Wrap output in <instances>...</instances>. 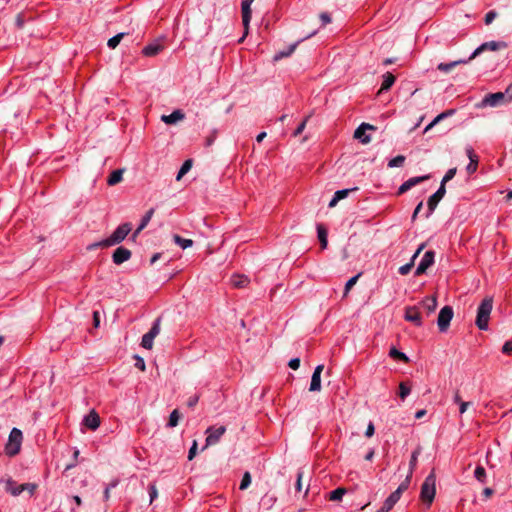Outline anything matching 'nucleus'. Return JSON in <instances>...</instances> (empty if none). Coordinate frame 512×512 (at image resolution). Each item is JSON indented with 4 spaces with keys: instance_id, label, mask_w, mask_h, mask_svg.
Instances as JSON below:
<instances>
[{
    "instance_id": "nucleus-14",
    "label": "nucleus",
    "mask_w": 512,
    "mask_h": 512,
    "mask_svg": "<svg viewBox=\"0 0 512 512\" xmlns=\"http://www.w3.org/2000/svg\"><path fill=\"white\" fill-rule=\"evenodd\" d=\"M367 130H375V127L368 123L360 124L354 132V137L361 143L368 144L371 141V137L370 135L366 134Z\"/></svg>"
},
{
    "instance_id": "nucleus-41",
    "label": "nucleus",
    "mask_w": 512,
    "mask_h": 512,
    "mask_svg": "<svg viewBox=\"0 0 512 512\" xmlns=\"http://www.w3.org/2000/svg\"><path fill=\"white\" fill-rule=\"evenodd\" d=\"M411 392L410 386H408L405 382H401L399 385V396L402 400H404Z\"/></svg>"
},
{
    "instance_id": "nucleus-25",
    "label": "nucleus",
    "mask_w": 512,
    "mask_h": 512,
    "mask_svg": "<svg viewBox=\"0 0 512 512\" xmlns=\"http://www.w3.org/2000/svg\"><path fill=\"white\" fill-rule=\"evenodd\" d=\"M395 80H396L395 76L392 73L386 72L383 75V81H382L379 93L389 90L392 87V85L395 83Z\"/></svg>"
},
{
    "instance_id": "nucleus-63",
    "label": "nucleus",
    "mask_w": 512,
    "mask_h": 512,
    "mask_svg": "<svg viewBox=\"0 0 512 512\" xmlns=\"http://www.w3.org/2000/svg\"><path fill=\"white\" fill-rule=\"evenodd\" d=\"M471 405V402H460V405H459V412L460 414H464L467 410V408Z\"/></svg>"
},
{
    "instance_id": "nucleus-2",
    "label": "nucleus",
    "mask_w": 512,
    "mask_h": 512,
    "mask_svg": "<svg viewBox=\"0 0 512 512\" xmlns=\"http://www.w3.org/2000/svg\"><path fill=\"white\" fill-rule=\"evenodd\" d=\"M23 439L22 431L18 428H13L9 434L8 442L5 446V453L8 456H15L19 453Z\"/></svg>"
},
{
    "instance_id": "nucleus-56",
    "label": "nucleus",
    "mask_w": 512,
    "mask_h": 512,
    "mask_svg": "<svg viewBox=\"0 0 512 512\" xmlns=\"http://www.w3.org/2000/svg\"><path fill=\"white\" fill-rule=\"evenodd\" d=\"M502 93L505 94L504 96H505L506 100L508 101V103H510L512 101V82L508 85L506 90Z\"/></svg>"
},
{
    "instance_id": "nucleus-15",
    "label": "nucleus",
    "mask_w": 512,
    "mask_h": 512,
    "mask_svg": "<svg viewBox=\"0 0 512 512\" xmlns=\"http://www.w3.org/2000/svg\"><path fill=\"white\" fill-rule=\"evenodd\" d=\"M323 369H324L323 364L317 365L315 367L314 372L311 377V382H310V387H309L310 392H318L321 390V373H322Z\"/></svg>"
},
{
    "instance_id": "nucleus-51",
    "label": "nucleus",
    "mask_w": 512,
    "mask_h": 512,
    "mask_svg": "<svg viewBox=\"0 0 512 512\" xmlns=\"http://www.w3.org/2000/svg\"><path fill=\"white\" fill-rule=\"evenodd\" d=\"M150 503H152L158 497V491L155 484H150L148 487Z\"/></svg>"
},
{
    "instance_id": "nucleus-64",
    "label": "nucleus",
    "mask_w": 512,
    "mask_h": 512,
    "mask_svg": "<svg viewBox=\"0 0 512 512\" xmlns=\"http://www.w3.org/2000/svg\"><path fill=\"white\" fill-rule=\"evenodd\" d=\"M320 19H321L323 25H326L331 22V17L328 13H322L320 15Z\"/></svg>"
},
{
    "instance_id": "nucleus-34",
    "label": "nucleus",
    "mask_w": 512,
    "mask_h": 512,
    "mask_svg": "<svg viewBox=\"0 0 512 512\" xmlns=\"http://www.w3.org/2000/svg\"><path fill=\"white\" fill-rule=\"evenodd\" d=\"M412 475H407L406 479L398 486V488L393 492L397 495L398 498H401V495L404 491H406L409 487L410 480Z\"/></svg>"
},
{
    "instance_id": "nucleus-19",
    "label": "nucleus",
    "mask_w": 512,
    "mask_h": 512,
    "mask_svg": "<svg viewBox=\"0 0 512 512\" xmlns=\"http://www.w3.org/2000/svg\"><path fill=\"white\" fill-rule=\"evenodd\" d=\"M83 424L90 430L94 431L100 425V417L94 410H92L89 414L84 416Z\"/></svg>"
},
{
    "instance_id": "nucleus-60",
    "label": "nucleus",
    "mask_w": 512,
    "mask_h": 512,
    "mask_svg": "<svg viewBox=\"0 0 512 512\" xmlns=\"http://www.w3.org/2000/svg\"><path fill=\"white\" fill-rule=\"evenodd\" d=\"M400 498L397 497L396 494H394L393 492L386 498V502L390 503L392 506H394L398 501H399Z\"/></svg>"
},
{
    "instance_id": "nucleus-61",
    "label": "nucleus",
    "mask_w": 512,
    "mask_h": 512,
    "mask_svg": "<svg viewBox=\"0 0 512 512\" xmlns=\"http://www.w3.org/2000/svg\"><path fill=\"white\" fill-rule=\"evenodd\" d=\"M100 247H108V246L106 244H103V240H101L99 242H95V243L89 244L87 246V250H94V249H97V248H100Z\"/></svg>"
},
{
    "instance_id": "nucleus-10",
    "label": "nucleus",
    "mask_w": 512,
    "mask_h": 512,
    "mask_svg": "<svg viewBox=\"0 0 512 512\" xmlns=\"http://www.w3.org/2000/svg\"><path fill=\"white\" fill-rule=\"evenodd\" d=\"M445 193H446L445 186L440 185L438 190L428 198V201H427L428 211L426 213V218H428L432 215V213L436 209L438 203L445 196Z\"/></svg>"
},
{
    "instance_id": "nucleus-38",
    "label": "nucleus",
    "mask_w": 512,
    "mask_h": 512,
    "mask_svg": "<svg viewBox=\"0 0 512 512\" xmlns=\"http://www.w3.org/2000/svg\"><path fill=\"white\" fill-rule=\"evenodd\" d=\"M180 419V414L177 409L173 410L169 416V420L167 423L168 427H176L178 425Z\"/></svg>"
},
{
    "instance_id": "nucleus-32",
    "label": "nucleus",
    "mask_w": 512,
    "mask_h": 512,
    "mask_svg": "<svg viewBox=\"0 0 512 512\" xmlns=\"http://www.w3.org/2000/svg\"><path fill=\"white\" fill-rule=\"evenodd\" d=\"M174 242L180 246L182 249L189 248L193 245V241L191 239L183 238L179 235L173 236Z\"/></svg>"
},
{
    "instance_id": "nucleus-42",
    "label": "nucleus",
    "mask_w": 512,
    "mask_h": 512,
    "mask_svg": "<svg viewBox=\"0 0 512 512\" xmlns=\"http://www.w3.org/2000/svg\"><path fill=\"white\" fill-rule=\"evenodd\" d=\"M357 189H358L357 187H354V188H352V189H342V190H338V191H336V192H335L334 197H335L338 201H340V200H342V199L346 198V197L349 195V193H350V192H352V191H356Z\"/></svg>"
},
{
    "instance_id": "nucleus-3",
    "label": "nucleus",
    "mask_w": 512,
    "mask_h": 512,
    "mask_svg": "<svg viewBox=\"0 0 512 512\" xmlns=\"http://www.w3.org/2000/svg\"><path fill=\"white\" fill-rule=\"evenodd\" d=\"M131 225L129 223H123L119 225L115 231L106 239H103V244L107 246H114L121 243L130 233Z\"/></svg>"
},
{
    "instance_id": "nucleus-31",
    "label": "nucleus",
    "mask_w": 512,
    "mask_h": 512,
    "mask_svg": "<svg viewBox=\"0 0 512 512\" xmlns=\"http://www.w3.org/2000/svg\"><path fill=\"white\" fill-rule=\"evenodd\" d=\"M389 356L396 360L405 362V363H407L409 361V358L407 357V355L405 353L397 350L395 347H392L390 349Z\"/></svg>"
},
{
    "instance_id": "nucleus-22",
    "label": "nucleus",
    "mask_w": 512,
    "mask_h": 512,
    "mask_svg": "<svg viewBox=\"0 0 512 512\" xmlns=\"http://www.w3.org/2000/svg\"><path fill=\"white\" fill-rule=\"evenodd\" d=\"M469 61L470 60L468 58L466 60H456V61H452V62H449V63H439L437 65V69L439 71L443 72V73H449L453 68H455L459 64H466Z\"/></svg>"
},
{
    "instance_id": "nucleus-40",
    "label": "nucleus",
    "mask_w": 512,
    "mask_h": 512,
    "mask_svg": "<svg viewBox=\"0 0 512 512\" xmlns=\"http://www.w3.org/2000/svg\"><path fill=\"white\" fill-rule=\"evenodd\" d=\"M154 214V209L151 208L149 209L146 214L142 217L141 219V222H140V229H144L150 222L152 216Z\"/></svg>"
},
{
    "instance_id": "nucleus-45",
    "label": "nucleus",
    "mask_w": 512,
    "mask_h": 512,
    "mask_svg": "<svg viewBox=\"0 0 512 512\" xmlns=\"http://www.w3.org/2000/svg\"><path fill=\"white\" fill-rule=\"evenodd\" d=\"M250 484H251L250 473L249 472H245L243 477H242V480L240 482L239 489L240 490H245V489H247L249 487Z\"/></svg>"
},
{
    "instance_id": "nucleus-16",
    "label": "nucleus",
    "mask_w": 512,
    "mask_h": 512,
    "mask_svg": "<svg viewBox=\"0 0 512 512\" xmlns=\"http://www.w3.org/2000/svg\"><path fill=\"white\" fill-rule=\"evenodd\" d=\"M131 251L123 246L115 249L112 255V260L116 265H120L131 258Z\"/></svg>"
},
{
    "instance_id": "nucleus-7",
    "label": "nucleus",
    "mask_w": 512,
    "mask_h": 512,
    "mask_svg": "<svg viewBox=\"0 0 512 512\" xmlns=\"http://www.w3.org/2000/svg\"><path fill=\"white\" fill-rule=\"evenodd\" d=\"M506 47H507V43L504 41L485 42L474 50V52L470 55L469 60L474 59L479 54H481L483 51H486V50L497 51L500 49H505Z\"/></svg>"
},
{
    "instance_id": "nucleus-26",
    "label": "nucleus",
    "mask_w": 512,
    "mask_h": 512,
    "mask_svg": "<svg viewBox=\"0 0 512 512\" xmlns=\"http://www.w3.org/2000/svg\"><path fill=\"white\" fill-rule=\"evenodd\" d=\"M123 172H124L123 169H116V170L112 171L107 179V184L110 186H114V185L118 184L119 182H121Z\"/></svg>"
},
{
    "instance_id": "nucleus-43",
    "label": "nucleus",
    "mask_w": 512,
    "mask_h": 512,
    "mask_svg": "<svg viewBox=\"0 0 512 512\" xmlns=\"http://www.w3.org/2000/svg\"><path fill=\"white\" fill-rule=\"evenodd\" d=\"M360 274H357L353 277H351L345 284V287H344V296H347L350 289L356 284L358 278H359Z\"/></svg>"
},
{
    "instance_id": "nucleus-30",
    "label": "nucleus",
    "mask_w": 512,
    "mask_h": 512,
    "mask_svg": "<svg viewBox=\"0 0 512 512\" xmlns=\"http://www.w3.org/2000/svg\"><path fill=\"white\" fill-rule=\"evenodd\" d=\"M421 453V447H417L411 454L410 462H409V475H412L414 469L416 468L418 456Z\"/></svg>"
},
{
    "instance_id": "nucleus-57",
    "label": "nucleus",
    "mask_w": 512,
    "mask_h": 512,
    "mask_svg": "<svg viewBox=\"0 0 512 512\" xmlns=\"http://www.w3.org/2000/svg\"><path fill=\"white\" fill-rule=\"evenodd\" d=\"M198 401H199V395L195 394V395L189 397V399L187 401V405H188V407L193 408L194 406H196Z\"/></svg>"
},
{
    "instance_id": "nucleus-59",
    "label": "nucleus",
    "mask_w": 512,
    "mask_h": 512,
    "mask_svg": "<svg viewBox=\"0 0 512 512\" xmlns=\"http://www.w3.org/2000/svg\"><path fill=\"white\" fill-rule=\"evenodd\" d=\"M288 366L293 369V370H297L300 366V359L299 358H292L289 363H288Z\"/></svg>"
},
{
    "instance_id": "nucleus-27",
    "label": "nucleus",
    "mask_w": 512,
    "mask_h": 512,
    "mask_svg": "<svg viewBox=\"0 0 512 512\" xmlns=\"http://www.w3.org/2000/svg\"><path fill=\"white\" fill-rule=\"evenodd\" d=\"M297 45H298V42H296V43H294V44L290 45V46H289L288 48H286L285 50H281V51H279L278 53H276V54H275V56H274V60H276V61H277V60H280V59H282V58H285V57L290 56V55L294 52V50L296 49Z\"/></svg>"
},
{
    "instance_id": "nucleus-47",
    "label": "nucleus",
    "mask_w": 512,
    "mask_h": 512,
    "mask_svg": "<svg viewBox=\"0 0 512 512\" xmlns=\"http://www.w3.org/2000/svg\"><path fill=\"white\" fill-rule=\"evenodd\" d=\"M457 172V169L456 168H450L446 174L444 175V177L442 178V181H441V184L440 185H443L445 186V184L450 181L451 179L454 178L455 174Z\"/></svg>"
},
{
    "instance_id": "nucleus-5",
    "label": "nucleus",
    "mask_w": 512,
    "mask_h": 512,
    "mask_svg": "<svg viewBox=\"0 0 512 512\" xmlns=\"http://www.w3.org/2000/svg\"><path fill=\"white\" fill-rule=\"evenodd\" d=\"M161 318H157L150 330L142 336L141 346L144 349L150 350L153 348L154 339L160 333Z\"/></svg>"
},
{
    "instance_id": "nucleus-13",
    "label": "nucleus",
    "mask_w": 512,
    "mask_h": 512,
    "mask_svg": "<svg viewBox=\"0 0 512 512\" xmlns=\"http://www.w3.org/2000/svg\"><path fill=\"white\" fill-rule=\"evenodd\" d=\"M430 178V175H423V176H417V177H412V178H409L408 180H406L405 182H403L400 187L398 188V195H401L405 192H407L408 190H410L412 187L428 180Z\"/></svg>"
},
{
    "instance_id": "nucleus-28",
    "label": "nucleus",
    "mask_w": 512,
    "mask_h": 512,
    "mask_svg": "<svg viewBox=\"0 0 512 512\" xmlns=\"http://www.w3.org/2000/svg\"><path fill=\"white\" fill-rule=\"evenodd\" d=\"M317 234L318 239L321 244V248L325 249L327 247V230L322 225H317Z\"/></svg>"
},
{
    "instance_id": "nucleus-11",
    "label": "nucleus",
    "mask_w": 512,
    "mask_h": 512,
    "mask_svg": "<svg viewBox=\"0 0 512 512\" xmlns=\"http://www.w3.org/2000/svg\"><path fill=\"white\" fill-rule=\"evenodd\" d=\"M226 431L225 426H219V427H209L206 430V446L215 445L220 438L224 435Z\"/></svg>"
},
{
    "instance_id": "nucleus-6",
    "label": "nucleus",
    "mask_w": 512,
    "mask_h": 512,
    "mask_svg": "<svg viewBox=\"0 0 512 512\" xmlns=\"http://www.w3.org/2000/svg\"><path fill=\"white\" fill-rule=\"evenodd\" d=\"M453 314V308L448 305L444 306L440 310L437 318V325L441 332H445L448 329L450 322L453 318Z\"/></svg>"
},
{
    "instance_id": "nucleus-8",
    "label": "nucleus",
    "mask_w": 512,
    "mask_h": 512,
    "mask_svg": "<svg viewBox=\"0 0 512 512\" xmlns=\"http://www.w3.org/2000/svg\"><path fill=\"white\" fill-rule=\"evenodd\" d=\"M505 94L502 92H496V93H490L487 94L481 102L482 107H497L503 104H507L508 101L506 100Z\"/></svg>"
},
{
    "instance_id": "nucleus-39",
    "label": "nucleus",
    "mask_w": 512,
    "mask_h": 512,
    "mask_svg": "<svg viewBox=\"0 0 512 512\" xmlns=\"http://www.w3.org/2000/svg\"><path fill=\"white\" fill-rule=\"evenodd\" d=\"M404 162H405V156L398 155V156L392 158L391 160H389L388 167L389 168L401 167L404 164Z\"/></svg>"
},
{
    "instance_id": "nucleus-55",
    "label": "nucleus",
    "mask_w": 512,
    "mask_h": 512,
    "mask_svg": "<svg viewBox=\"0 0 512 512\" xmlns=\"http://www.w3.org/2000/svg\"><path fill=\"white\" fill-rule=\"evenodd\" d=\"M196 453H197V441L194 440L192 443V446L190 447L189 452H188V459L192 460L196 456Z\"/></svg>"
},
{
    "instance_id": "nucleus-49",
    "label": "nucleus",
    "mask_w": 512,
    "mask_h": 512,
    "mask_svg": "<svg viewBox=\"0 0 512 512\" xmlns=\"http://www.w3.org/2000/svg\"><path fill=\"white\" fill-rule=\"evenodd\" d=\"M134 360H135L134 366L141 371H145L146 365H145L144 359L139 355H134Z\"/></svg>"
},
{
    "instance_id": "nucleus-1",
    "label": "nucleus",
    "mask_w": 512,
    "mask_h": 512,
    "mask_svg": "<svg viewBox=\"0 0 512 512\" xmlns=\"http://www.w3.org/2000/svg\"><path fill=\"white\" fill-rule=\"evenodd\" d=\"M493 308V299L492 297H486L480 303L477 309V316L475 324L480 330L486 331L488 329V322L490 319V314Z\"/></svg>"
},
{
    "instance_id": "nucleus-33",
    "label": "nucleus",
    "mask_w": 512,
    "mask_h": 512,
    "mask_svg": "<svg viewBox=\"0 0 512 512\" xmlns=\"http://www.w3.org/2000/svg\"><path fill=\"white\" fill-rule=\"evenodd\" d=\"M474 477L480 482V483H486L487 481V474L486 470L483 466H477L474 471Z\"/></svg>"
},
{
    "instance_id": "nucleus-54",
    "label": "nucleus",
    "mask_w": 512,
    "mask_h": 512,
    "mask_svg": "<svg viewBox=\"0 0 512 512\" xmlns=\"http://www.w3.org/2000/svg\"><path fill=\"white\" fill-rule=\"evenodd\" d=\"M496 16H497V13L493 10L486 13L485 18H484L485 24L486 25L491 24L493 22V20L496 18Z\"/></svg>"
},
{
    "instance_id": "nucleus-29",
    "label": "nucleus",
    "mask_w": 512,
    "mask_h": 512,
    "mask_svg": "<svg viewBox=\"0 0 512 512\" xmlns=\"http://www.w3.org/2000/svg\"><path fill=\"white\" fill-rule=\"evenodd\" d=\"M346 489L342 487H338L335 490L329 493V500L331 501H341L343 496L346 494Z\"/></svg>"
},
{
    "instance_id": "nucleus-53",
    "label": "nucleus",
    "mask_w": 512,
    "mask_h": 512,
    "mask_svg": "<svg viewBox=\"0 0 512 512\" xmlns=\"http://www.w3.org/2000/svg\"><path fill=\"white\" fill-rule=\"evenodd\" d=\"M306 123H307V118H305L298 126L297 128L294 130L293 132V136L294 137H297L299 136L305 129L306 127Z\"/></svg>"
},
{
    "instance_id": "nucleus-12",
    "label": "nucleus",
    "mask_w": 512,
    "mask_h": 512,
    "mask_svg": "<svg viewBox=\"0 0 512 512\" xmlns=\"http://www.w3.org/2000/svg\"><path fill=\"white\" fill-rule=\"evenodd\" d=\"M164 49L162 38H158L149 43L142 49V54L146 57H153L159 54Z\"/></svg>"
},
{
    "instance_id": "nucleus-50",
    "label": "nucleus",
    "mask_w": 512,
    "mask_h": 512,
    "mask_svg": "<svg viewBox=\"0 0 512 512\" xmlns=\"http://www.w3.org/2000/svg\"><path fill=\"white\" fill-rule=\"evenodd\" d=\"M36 488L37 485L34 483L20 484L21 493L27 490L32 495L35 492Z\"/></svg>"
},
{
    "instance_id": "nucleus-46",
    "label": "nucleus",
    "mask_w": 512,
    "mask_h": 512,
    "mask_svg": "<svg viewBox=\"0 0 512 512\" xmlns=\"http://www.w3.org/2000/svg\"><path fill=\"white\" fill-rule=\"evenodd\" d=\"M455 113V110L454 109H449V110H446L442 113H440L439 115H437L435 118H434V123H439L440 121L454 115Z\"/></svg>"
},
{
    "instance_id": "nucleus-62",
    "label": "nucleus",
    "mask_w": 512,
    "mask_h": 512,
    "mask_svg": "<svg viewBox=\"0 0 512 512\" xmlns=\"http://www.w3.org/2000/svg\"><path fill=\"white\" fill-rule=\"evenodd\" d=\"M374 431H375V428H374V425L372 422H370L367 426V429H366V432H365V436L366 437H371L373 436L374 434Z\"/></svg>"
},
{
    "instance_id": "nucleus-36",
    "label": "nucleus",
    "mask_w": 512,
    "mask_h": 512,
    "mask_svg": "<svg viewBox=\"0 0 512 512\" xmlns=\"http://www.w3.org/2000/svg\"><path fill=\"white\" fill-rule=\"evenodd\" d=\"M124 35H125V33H118L115 36L111 37L107 42V46L110 49H115L119 45V43L122 40V38L124 37Z\"/></svg>"
},
{
    "instance_id": "nucleus-20",
    "label": "nucleus",
    "mask_w": 512,
    "mask_h": 512,
    "mask_svg": "<svg viewBox=\"0 0 512 512\" xmlns=\"http://www.w3.org/2000/svg\"><path fill=\"white\" fill-rule=\"evenodd\" d=\"M254 0H242L241 2V10H242V22L245 28H248V25L251 20V4Z\"/></svg>"
},
{
    "instance_id": "nucleus-18",
    "label": "nucleus",
    "mask_w": 512,
    "mask_h": 512,
    "mask_svg": "<svg viewBox=\"0 0 512 512\" xmlns=\"http://www.w3.org/2000/svg\"><path fill=\"white\" fill-rule=\"evenodd\" d=\"M404 318L406 321L414 323L416 326L422 325V319L420 313L415 306H409L405 309Z\"/></svg>"
},
{
    "instance_id": "nucleus-44",
    "label": "nucleus",
    "mask_w": 512,
    "mask_h": 512,
    "mask_svg": "<svg viewBox=\"0 0 512 512\" xmlns=\"http://www.w3.org/2000/svg\"><path fill=\"white\" fill-rule=\"evenodd\" d=\"M232 282L235 287H245L248 283V279L244 276H234Z\"/></svg>"
},
{
    "instance_id": "nucleus-35",
    "label": "nucleus",
    "mask_w": 512,
    "mask_h": 512,
    "mask_svg": "<svg viewBox=\"0 0 512 512\" xmlns=\"http://www.w3.org/2000/svg\"><path fill=\"white\" fill-rule=\"evenodd\" d=\"M412 475H407L406 479L398 486V488L393 492L397 495L398 498H401V495L404 491H406L409 487L410 480Z\"/></svg>"
},
{
    "instance_id": "nucleus-58",
    "label": "nucleus",
    "mask_w": 512,
    "mask_h": 512,
    "mask_svg": "<svg viewBox=\"0 0 512 512\" xmlns=\"http://www.w3.org/2000/svg\"><path fill=\"white\" fill-rule=\"evenodd\" d=\"M502 352L504 354H511L512 353V341H506L504 345L502 346Z\"/></svg>"
},
{
    "instance_id": "nucleus-48",
    "label": "nucleus",
    "mask_w": 512,
    "mask_h": 512,
    "mask_svg": "<svg viewBox=\"0 0 512 512\" xmlns=\"http://www.w3.org/2000/svg\"><path fill=\"white\" fill-rule=\"evenodd\" d=\"M413 266H414L413 259H410V261L408 263L399 267L398 272L401 275H407L411 271Z\"/></svg>"
},
{
    "instance_id": "nucleus-9",
    "label": "nucleus",
    "mask_w": 512,
    "mask_h": 512,
    "mask_svg": "<svg viewBox=\"0 0 512 512\" xmlns=\"http://www.w3.org/2000/svg\"><path fill=\"white\" fill-rule=\"evenodd\" d=\"M434 261L435 252L432 250L426 251L415 270V275L420 276L424 274L427 271V269L434 264Z\"/></svg>"
},
{
    "instance_id": "nucleus-52",
    "label": "nucleus",
    "mask_w": 512,
    "mask_h": 512,
    "mask_svg": "<svg viewBox=\"0 0 512 512\" xmlns=\"http://www.w3.org/2000/svg\"><path fill=\"white\" fill-rule=\"evenodd\" d=\"M303 471L301 469H299L297 471V479H296V484H295V489L297 492H300L302 490V478H303Z\"/></svg>"
},
{
    "instance_id": "nucleus-4",
    "label": "nucleus",
    "mask_w": 512,
    "mask_h": 512,
    "mask_svg": "<svg viewBox=\"0 0 512 512\" xmlns=\"http://www.w3.org/2000/svg\"><path fill=\"white\" fill-rule=\"evenodd\" d=\"M436 478L433 473H430L424 480L421 486V499L429 504L433 501L436 493L435 488Z\"/></svg>"
},
{
    "instance_id": "nucleus-17",
    "label": "nucleus",
    "mask_w": 512,
    "mask_h": 512,
    "mask_svg": "<svg viewBox=\"0 0 512 512\" xmlns=\"http://www.w3.org/2000/svg\"><path fill=\"white\" fill-rule=\"evenodd\" d=\"M466 155L469 158V164L466 166V171L469 175L476 172L479 162V157L475 154L473 148L471 146H467Z\"/></svg>"
},
{
    "instance_id": "nucleus-23",
    "label": "nucleus",
    "mask_w": 512,
    "mask_h": 512,
    "mask_svg": "<svg viewBox=\"0 0 512 512\" xmlns=\"http://www.w3.org/2000/svg\"><path fill=\"white\" fill-rule=\"evenodd\" d=\"M421 306L427 310L428 313H432L437 308V299L435 296H427L421 301Z\"/></svg>"
},
{
    "instance_id": "nucleus-37",
    "label": "nucleus",
    "mask_w": 512,
    "mask_h": 512,
    "mask_svg": "<svg viewBox=\"0 0 512 512\" xmlns=\"http://www.w3.org/2000/svg\"><path fill=\"white\" fill-rule=\"evenodd\" d=\"M191 167H192V160H190V159L186 160L182 164L180 170L178 171L176 179L180 180L191 169Z\"/></svg>"
},
{
    "instance_id": "nucleus-24",
    "label": "nucleus",
    "mask_w": 512,
    "mask_h": 512,
    "mask_svg": "<svg viewBox=\"0 0 512 512\" xmlns=\"http://www.w3.org/2000/svg\"><path fill=\"white\" fill-rule=\"evenodd\" d=\"M184 118V114L180 110H175L169 115H163L162 121L166 124H175L179 120H182Z\"/></svg>"
},
{
    "instance_id": "nucleus-21",
    "label": "nucleus",
    "mask_w": 512,
    "mask_h": 512,
    "mask_svg": "<svg viewBox=\"0 0 512 512\" xmlns=\"http://www.w3.org/2000/svg\"><path fill=\"white\" fill-rule=\"evenodd\" d=\"M0 483H5V491L7 493H10L13 496H19L21 494L20 485H17L12 478H2L0 479Z\"/></svg>"
}]
</instances>
